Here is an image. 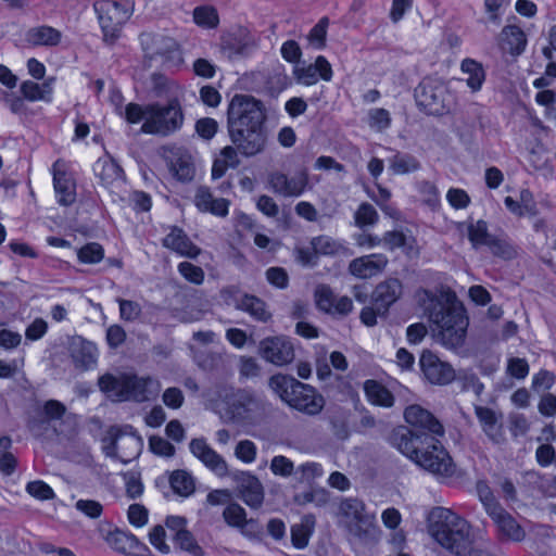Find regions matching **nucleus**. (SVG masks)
Here are the masks:
<instances>
[{"instance_id": "obj_17", "label": "nucleus", "mask_w": 556, "mask_h": 556, "mask_svg": "<svg viewBox=\"0 0 556 556\" xmlns=\"http://www.w3.org/2000/svg\"><path fill=\"white\" fill-rule=\"evenodd\" d=\"M260 355L268 363L283 366L294 358L291 342L283 337L265 338L260 342Z\"/></svg>"}, {"instance_id": "obj_25", "label": "nucleus", "mask_w": 556, "mask_h": 556, "mask_svg": "<svg viewBox=\"0 0 556 556\" xmlns=\"http://www.w3.org/2000/svg\"><path fill=\"white\" fill-rule=\"evenodd\" d=\"M143 446L142 438L137 434L132 427L126 426L123 429H119V443H118V452L117 458L127 464L131 459L139 456Z\"/></svg>"}, {"instance_id": "obj_41", "label": "nucleus", "mask_w": 556, "mask_h": 556, "mask_svg": "<svg viewBox=\"0 0 556 556\" xmlns=\"http://www.w3.org/2000/svg\"><path fill=\"white\" fill-rule=\"evenodd\" d=\"M312 247L314 252L320 255L334 256L344 254L346 251L345 245L341 241L325 235L314 238Z\"/></svg>"}, {"instance_id": "obj_37", "label": "nucleus", "mask_w": 556, "mask_h": 556, "mask_svg": "<svg viewBox=\"0 0 556 556\" xmlns=\"http://www.w3.org/2000/svg\"><path fill=\"white\" fill-rule=\"evenodd\" d=\"M462 72L467 75L466 84L472 92L482 88L485 80V72L481 63L472 59H465L460 64Z\"/></svg>"}, {"instance_id": "obj_62", "label": "nucleus", "mask_w": 556, "mask_h": 556, "mask_svg": "<svg viewBox=\"0 0 556 556\" xmlns=\"http://www.w3.org/2000/svg\"><path fill=\"white\" fill-rule=\"evenodd\" d=\"M26 490L31 496L41 501L51 500L54 497L53 490L47 483L40 480L29 482L26 486Z\"/></svg>"}, {"instance_id": "obj_21", "label": "nucleus", "mask_w": 556, "mask_h": 556, "mask_svg": "<svg viewBox=\"0 0 556 556\" xmlns=\"http://www.w3.org/2000/svg\"><path fill=\"white\" fill-rule=\"evenodd\" d=\"M53 186L61 205H71L76 199L75 184L66 172V164L58 160L52 166Z\"/></svg>"}, {"instance_id": "obj_15", "label": "nucleus", "mask_w": 556, "mask_h": 556, "mask_svg": "<svg viewBox=\"0 0 556 556\" xmlns=\"http://www.w3.org/2000/svg\"><path fill=\"white\" fill-rule=\"evenodd\" d=\"M268 186L274 193L285 198L300 197L308 186L307 170L301 169L291 177L279 170L271 172L268 174Z\"/></svg>"}, {"instance_id": "obj_42", "label": "nucleus", "mask_w": 556, "mask_h": 556, "mask_svg": "<svg viewBox=\"0 0 556 556\" xmlns=\"http://www.w3.org/2000/svg\"><path fill=\"white\" fill-rule=\"evenodd\" d=\"M60 39V31L50 26H40L28 31V41L36 46H54Z\"/></svg>"}, {"instance_id": "obj_50", "label": "nucleus", "mask_w": 556, "mask_h": 556, "mask_svg": "<svg viewBox=\"0 0 556 556\" xmlns=\"http://www.w3.org/2000/svg\"><path fill=\"white\" fill-rule=\"evenodd\" d=\"M315 302L319 309L330 314L333 311V303L336 301V295L332 292L331 288L327 285H319L316 287L315 292Z\"/></svg>"}, {"instance_id": "obj_64", "label": "nucleus", "mask_w": 556, "mask_h": 556, "mask_svg": "<svg viewBox=\"0 0 556 556\" xmlns=\"http://www.w3.org/2000/svg\"><path fill=\"white\" fill-rule=\"evenodd\" d=\"M119 304L121 318L127 321L137 319L141 314V306L139 303L129 300H117Z\"/></svg>"}, {"instance_id": "obj_3", "label": "nucleus", "mask_w": 556, "mask_h": 556, "mask_svg": "<svg viewBox=\"0 0 556 556\" xmlns=\"http://www.w3.org/2000/svg\"><path fill=\"white\" fill-rule=\"evenodd\" d=\"M404 417L412 429L401 428L392 435L393 444L403 454H414L419 445H425V442L444 433L440 421L419 405L408 406Z\"/></svg>"}, {"instance_id": "obj_44", "label": "nucleus", "mask_w": 556, "mask_h": 556, "mask_svg": "<svg viewBox=\"0 0 556 556\" xmlns=\"http://www.w3.org/2000/svg\"><path fill=\"white\" fill-rule=\"evenodd\" d=\"M170 486L175 493L188 496L194 491V483L192 477L184 471L177 470L170 476Z\"/></svg>"}, {"instance_id": "obj_6", "label": "nucleus", "mask_w": 556, "mask_h": 556, "mask_svg": "<svg viewBox=\"0 0 556 556\" xmlns=\"http://www.w3.org/2000/svg\"><path fill=\"white\" fill-rule=\"evenodd\" d=\"M269 386L289 406L307 415H317L325 406L324 397L313 387L293 377L275 375Z\"/></svg>"}, {"instance_id": "obj_19", "label": "nucleus", "mask_w": 556, "mask_h": 556, "mask_svg": "<svg viewBox=\"0 0 556 556\" xmlns=\"http://www.w3.org/2000/svg\"><path fill=\"white\" fill-rule=\"evenodd\" d=\"M68 352L77 369L90 370L96 367L98 349L91 341L80 336H74L68 341Z\"/></svg>"}, {"instance_id": "obj_51", "label": "nucleus", "mask_w": 556, "mask_h": 556, "mask_svg": "<svg viewBox=\"0 0 556 556\" xmlns=\"http://www.w3.org/2000/svg\"><path fill=\"white\" fill-rule=\"evenodd\" d=\"M78 260L85 264H97L104 257V250L97 242L87 243L77 252Z\"/></svg>"}, {"instance_id": "obj_23", "label": "nucleus", "mask_w": 556, "mask_h": 556, "mask_svg": "<svg viewBox=\"0 0 556 556\" xmlns=\"http://www.w3.org/2000/svg\"><path fill=\"white\" fill-rule=\"evenodd\" d=\"M388 264L383 254H369L354 258L349 264V271L356 278L368 279L380 274Z\"/></svg>"}, {"instance_id": "obj_48", "label": "nucleus", "mask_w": 556, "mask_h": 556, "mask_svg": "<svg viewBox=\"0 0 556 556\" xmlns=\"http://www.w3.org/2000/svg\"><path fill=\"white\" fill-rule=\"evenodd\" d=\"M485 247L496 257L510 260L516 255V250L509 242L495 236H492Z\"/></svg>"}, {"instance_id": "obj_29", "label": "nucleus", "mask_w": 556, "mask_h": 556, "mask_svg": "<svg viewBox=\"0 0 556 556\" xmlns=\"http://www.w3.org/2000/svg\"><path fill=\"white\" fill-rule=\"evenodd\" d=\"M527 46L526 34L516 25L505 26L500 34V47L510 55H520Z\"/></svg>"}, {"instance_id": "obj_53", "label": "nucleus", "mask_w": 556, "mask_h": 556, "mask_svg": "<svg viewBox=\"0 0 556 556\" xmlns=\"http://www.w3.org/2000/svg\"><path fill=\"white\" fill-rule=\"evenodd\" d=\"M174 542L184 551L190 553L192 556H203L202 548L195 542L193 535L188 531L176 532L173 534Z\"/></svg>"}, {"instance_id": "obj_16", "label": "nucleus", "mask_w": 556, "mask_h": 556, "mask_svg": "<svg viewBox=\"0 0 556 556\" xmlns=\"http://www.w3.org/2000/svg\"><path fill=\"white\" fill-rule=\"evenodd\" d=\"M420 370L427 381L435 386H446L455 379L453 367L431 351H424L419 358Z\"/></svg>"}, {"instance_id": "obj_9", "label": "nucleus", "mask_w": 556, "mask_h": 556, "mask_svg": "<svg viewBox=\"0 0 556 556\" xmlns=\"http://www.w3.org/2000/svg\"><path fill=\"white\" fill-rule=\"evenodd\" d=\"M417 105L426 113L443 115L453 108V98L447 86L438 78L426 77L415 89Z\"/></svg>"}, {"instance_id": "obj_7", "label": "nucleus", "mask_w": 556, "mask_h": 556, "mask_svg": "<svg viewBox=\"0 0 556 556\" xmlns=\"http://www.w3.org/2000/svg\"><path fill=\"white\" fill-rule=\"evenodd\" d=\"M265 119L263 103L252 96L236 94L228 105V130L263 127Z\"/></svg>"}, {"instance_id": "obj_57", "label": "nucleus", "mask_w": 556, "mask_h": 556, "mask_svg": "<svg viewBox=\"0 0 556 556\" xmlns=\"http://www.w3.org/2000/svg\"><path fill=\"white\" fill-rule=\"evenodd\" d=\"M180 275L188 281L201 285L204 280V271L201 267L193 265L189 262H181L178 265Z\"/></svg>"}, {"instance_id": "obj_39", "label": "nucleus", "mask_w": 556, "mask_h": 556, "mask_svg": "<svg viewBox=\"0 0 556 556\" xmlns=\"http://www.w3.org/2000/svg\"><path fill=\"white\" fill-rule=\"evenodd\" d=\"M243 299L241 312L249 314L253 319L261 323H267L271 319V313L262 299L248 293Z\"/></svg>"}, {"instance_id": "obj_27", "label": "nucleus", "mask_w": 556, "mask_h": 556, "mask_svg": "<svg viewBox=\"0 0 556 556\" xmlns=\"http://www.w3.org/2000/svg\"><path fill=\"white\" fill-rule=\"evenodd\" d=\"M163 245L181 256L190 258H195L200 254V249L193 244L185 231L178 227L170 229L163 239Z\"/></svg>"}, {"instance_id": "obj_46", "label": "nucleus", "mask_w": 556, "mask_h": 556, "mask_svg": "<svg viewBox=\"0 0 556 556\" xmlns=\"http://www.w3.org/2000/svg\"><path fill=\"white\" fill-rule=\"evenodd\" d=\"M378 219V212L367 202L362 203L354 213L355 225L359 228L374 226Z\"/></svg>"}, {"instance_id": "obj_20", "label": "nucleus", "mask_w": 556, "mask_h": 556, "mask_svg": "<svg viewBox=\"0 0 556 556\" xmlns=\"http://www.w3.org/2000/svg\"><path fill=\"white\" fill-rule=\"evenodd\" d=\"M489 516L496 525L501 538L513 542H521L525 540V529L503 507H490Z\"/></svg>"}, {"instance_id": "obj_45", "label": "nucleus", "mask_w": 556, "mask_h": 556, "mask_svg": "<svg viewBox=\"0 0 556 556\" xmlns=\"http://www.w3.org/2000/svg\"><path fill=\"white\" fill-rule=\"evenodd\" d=\"M193 20L199 26L206 28H215L219 23L216 9L208 5L195 8Z\"/></svg>"}, {"instance_id": "obj_55", "label": "nucleus", "mask_w": 556, "mask_h": 556, "mask_svg": "<svg viewBox=\"0 0 556 556\" xmlns=\"http://www.w3.org/2000/svg\"><path fill=\"white\" fill-rule=\"evenodd\" d=\"M328 20L321 18L309 31L308 41L316 49H323L326 45Z\"/></svg>"}, {"instance_id": "obj_56", "label": "nucleus", "mask_w": 556, "mask_h": 556, "mask_svg": "<svg viewBox=\"0 0 556 556\" xmlns=\"http://www.w3.org/2000/svg\"><path fill=\"white\" fill-rule=\"evenodd\" d=\"M294 502L299 505L314 503L317 506H321L327 502V493L323 489L302 492L294 496Z\"/></svg>"}, {"instance_id": "obj_38", "label": "nucleus", "mask_w": 556, "mask_h": 556, "mask_svg": "<svg viewBox=\"0 0 556 556\" xmlns=\"http://www.w3.org/2000/svg\"><path fill=\"white\" fill-rule=\"evenodd\" d=\"M109 542L116 551L129 555L138 554L142 547L134 534L121 530L112 532Z\"/></svg>"}, {"instance_id": "obj_59", "label": "nucleus", "mask_w": 556, "mask_h": 556, "mask_svg": "<svg viewBox=\"0 0 556 556\" xmlns=\"http://www.w3.org/2000/svg\"><path fill=\"white\" fill-rule=\"evenodd\" d=\"M118 443H119V429L111 428L102 439V448L106 456L112 458H117L118 452Z\"/></svg>"}, {"instance_id": "obj_24", "label": "nucleus", "mask_w": 556, "mask_h": 556, "mask_svg": "<svg viewBox=\"0 0 556 556\" xmlns=\"http://www.w3.org/2000/svg\"><path fill=\"white\" fill-rule=\"evenodd\" d=\"M294 75L300 84L311 86L316 84L319 78L329 81L332 78V68L327 59L319 55L314 64L296 67Z\"/></svg>"}, {"instance_id": "obj_49", "label": "nucleus", "mask_w": 556, "mask_h": 556, "mask_svg": "<svg viewBox=\"0 0 556 556\" xmlns=\"http://www.w3.org/2000/svg\"><path fill=\"white\" fill-rule=\"evenodd\" d=\"M390 112L382 108L371 109L368 112V125L376 131H384L391 126Z\"/></svg>"}, {"instance_id": "obj_10", "label": "nucleus", "mask_w": 556, "mask_h": 556, "mask_svg": "<svg viewBox=\"0 0 556 556\" xmlns=\"http://www.w3.org/2000/svg\"><path fill=\"white\" fill-rule=\"evenodd\" d=\"M405 455L434 476L447 478L452 477L455 472V466L451 456L437 437L425 442V445H419L416 448V453Z\"/></svg>"}, {"instance_id": "obj_34", "label": "nucleus", "mask_w": 556, "mask_h": 556, "mask_svg": "<svg viewBox=\"0 0 556 556\" xmlns=\"http://www.w3.org/2000/svg\"><path fill=\"white\" fill-rule=\"evenodd\" d=\"M364 391L369 403L382 407H391L394 404V396L391 391L377 380H366Z\"/></svg>"}, {"instance_id": "obj_32", "label": "nucleus", "mask_w": 556, "mask_h": 556, "mask_svg": "<svg viewBox=\"0 0 556 556\" xmlns=\"http://www.w3.org/2000/svg\"><path fill=\"white\" fill-rule=\"evenodd\" d=\"M458 229L462 232H466L469 242L475 250L485 247L489 240L492 238V233L489 232L488 224L483 219H468L467 222L460 223Z\"/></svg>"}, {"instance_id": "obj_31", "label": "nucleus", "mask_w": 556, "mask_h": 556, "mask_svg": "<svg viewBox=\"0 0 556 556\" xmlns=\"http://www.w3.org/2000/svg\"><path fill=\"white\" fill-rule=\"evenodd\" d=\"M476 415L484 433L493 443L501 444L505 441L503 427L491 408L478 406L476 407Z\"/></svg>"}, {"instance_id": "obj_47", "label": "nucleus", "mask_w": 556, "mask_h": 556, "mask_svg": "<svg viewBox=\"0 0 556 556\" xmlns=\"http://www.w3.org/2000/svg\"><path fill=\"white\" fill-rule=\"evenodd\" d=\"M223 517L226 523L233 528L242 529L248 522L244 508L237 503L229 504L224 509Z\"/></svg>"}, {"instance_id": "obj_40", "label": "nucleus", "mask_w": 556, "mask_h": 556, "mask_svg": "<svg viewBox=\"0 0 556 556\" xmlns=\"http://www.w3.org/2000/svg\"><path fill=\"white\" fill-rule=\"evenodd\" d=\"M21 92L29 101L50 102L52 99V87L49 83L39 85L33 80H25L21 85Z\"/></svg>"}, {"instance_id": "obj_63", "label": "nucleus", "mask_w": 556, "mask_h": 556, "mask_svg": "<svg viewBox=\"0 0 556 556\" xmlns=\"http://www.w3.org/2000/svg\"><path fill=\"white\" fill-rule=\"evenodd\" d=\"M245 295L247 293L241 292L236 287H227L220 291L224 303L228 306H233L238 311H240L244 300L243 296Z\"/></svg>"}, {"instance_id": "obj_4", "label": "nucleus", "mask_w": 556, "mask_h": 556, "mask_svg": "<svg viewBox=\"0 0 556 556\" xmlns=\"http://www.w3.org/2000/svg\"><path fill=\"white\" fill-rule=\"evenodd\" d=\"M430 299L427 307L429 319L437 326L435 338L446 349H457L463 345L468 327V318L460 306L448 305L438 298L424 292Z\"/></svg>"}, {"instance_id": "obj_60", "label": "nucleus", "mask_w": 556, "mask_h": 556, "mask_svg": "<svg viewBox=\"0 0 556 556\" xmlns=\"http://www.w3.org/2000/svg\"><path fill=\"white\" fill-rule=\"evenodd\" d=\"M217 130L218 123L214 118L203 117L195 123V131L205 140H211L216 135Z\"/></svg>"}, {"instance_id": "obj_2", "label": "nucleus", "mask_w": 556, "mask_h": 556, "mask_svg": "<svg viewBox=\"0 0 556 556\" xmlns=\"http://www.w3.org/2000/svg\"><path fill=\"white\" fill-rule=\"evenodd\" d=\"M432 517L430 533L434 541L455 556H467L473 543L469 522L443 507L437 508Z\"/></svg>"}, {"instance_id": "obj_11", "label": "nucleus", "mask_w": 556, "mask_h": 556, "mask_svg": "<svg viewBox=\"0 0 556 556\" xmlns=\"http://www.w3.org/2000/svg\"><path fill=\"white\" fill-rule=\"evenodd\" d=\"M339 515L348 531L357 539H366L375 530L376 515L368 513L365 503L356 497L342 500Z\"/></svg>"}, {"instance_id": "obj_35", "label": "nucleus", "mask_w": 556, "mask_h": 556, "mask_svg": "<svg viewBox=\"0 0 556 556\" xmlns=\"http://www.w3.org/2000/svg\"><path fill=\"white\" fill-rule=\"evenodd\" d=\"M239 153L235 146L223 148L213 163L212 178L219 179L228 168H236L240 164Z\"/></svg>"}, {"instance_id": "obj_43", "label": "nucleus", "mask_w": 556, "mask_h": 556, "mask_svg": "<svg viewBox=\"0 0 556 556\" xmlns=\"http://www.w3.org/2000/svg\"><path fill=\"white\" fill-rule=\"evenodd\" d=\"M390 168L396 175H404L418 170L420 163L413 155L397 153L390 160Z\"/></svg>"}, {"instance_id": "obj_1", "label": "nucleus", "mask_w": 556, "mask_h": 556, "mask_svg": "<svg viewBox=\"0 0 556 556\" xmlns=\"http://www.w3.org/2000/svg\"><path fill=\"white\" fill-rule=\"evenodd\" d=\"M125 118L130 124L143 121L141 126L143 134L162 137L179 130L185 119L181 105L177 99L168 101L165 105L150 103L142 106L137 103H128L125 109Z\"/></svg>"}, {"instance_id": "obj_28", "label": "nucleus", "mask_w": 556, "mask_h": 556, "mask_svg": "<svg viewBox=\"0 0 556 556\" xmlns=\"http://www.w3.org/2000/svg\"><path fill=\"white\" fill-rule=\"evenodd\" d=\"M402 294V283L396 278H389L380 282L374 293L372 299L378 307V312L381 309L384 312L388 307L393 304Z\"/></svg>"}, {"instance_id": "obj_58", "label": "nucleus", "mask_w": 556, "mask_h": 556, "mask_svg": "<svg viewBox=\"0 0 556 556\" xmlns=\"http://www.w3.org/2000/svg\"><path fill=\"white\" fill-rule=\"evenodd\" d=\"M270 470L275 476L289 478L293 473L294 465L286 456L278 455L273 457L270 462Z\"/></svg>"}, {"instance_id": "obj_22", "label": "nucleus", "mask_w": 556, "mask_h": 556, "mask_svg": "<svg viewBox=\"0 0 556 556\" xmlns=\"http://www.w3.org/2000/svg\"><path fill=\"white\" fill-rule=\"evenodd\" d=\"M237 482L242 501L253 509L260 508L263 505L265 493L258 478L242 471L237 476Z\"/></svg>"}, {"instance_id": "obj_54", "label": "nucleus", "mask_w": 556, "mask_h": 556, "mask_svg": "<svg viewBox=\"0 0 556 556\" xmlns=\"http://www.w3.org/2000/svg\"><path fill=\"white\" fill-rule=\"evenodd\" d=\"M257 448L251 440H241L235 448V455L243 463H253L256 458Z\"/></svg>"}, {"instance_id": "obj_18", "label": "nucleus", "mask_w": 556, "mask_h": 556, "mask_svg": "<svg viewBox=\"0 0 556 556\" xmlns=\"http://www.w3.org/2000/svg\"><path fill=\"white\" fill-rule=\"evenodd\" d=\"M189 450L194 457L216 476H228L229 468L227 462L204 439H192L189 443Z\"/></svg>"}, {"instance_id": "obj_52", "label": "nucleus", "mask_w": 556, "mask_h": 556, "mask_svg": "<svg viewBox=\"0 0 556 556\" xmlns=\"http://www.w3.org/2000/svg\"><path fill=\"white\" fill-rule=\"evenodd\" d=\"M126 495L130 500L140 497L143 493V483L140 473L137 471H127L122 475Z\"/></svg>"}, {"instance_id": "obj_36", "label": "nucleus", "mask_w": 556, "mask_h": 556, "mask_svg": "<svg viewBox=\"0 0 556 556\" xmlns=\"http://www.w3.org/2000/svg\"><path fill=\"white\" fill-rule=\"evenodd\" d=\"M315 517L305 515L299 523L291 527V542L295 548L302 549L308 545L309 538L314 532Z\"/></svg>"}, {"instance_id": "obj_5", "label": "nucleus", "mask_w": 556, "mask_h": 556, "mask_svg": "<svg viewBox=\"0 0 556 556\" xmlns=\"http://www.w3.org/2000/svg\"><path fill=\"white\" fill-rule=\"evenodd\" d=\"M98 386L102 392L116 401L146 402L155 397L161 383L150 376L139 377L132 374H123L115 377L111 374L101 376Z\"/></svg>"}, {"instance_id": "obj_14", "label": "nucleus", "mask_w": 556, "mask_h": 556, "mask_svg": "<svg viewBox=\"0 0 556 556\" xmlns=\"http://www.w3.org/2000/svg\"><path fill=\"white\" fill-rule=\"evenodd\" d=\"M232 144L241 155L252 157L262 153L267 144L265 127L228 130Z\"/></svg>"}, {"instance_id": "obj_30", "label": "nucleus", "mask_w": 556, "mask_h": 556, "mask_svg": "<svg viewBox=\"0 0 556 556\" xmlns=\"http://www.w3.org/2000/svg\"><path fill=\"white\" fill-rule=\"evenodd\" d=\"M195 206L202 212H210L216 216L225 217L228 214L229 201L214 198L206 187H199L194 195Z\"/></svg>"}, {"instance_id": "obj_33", "label": "nucleus", "mask_w": 556, "mask_h": 556, "mask_svg": "<svg viewBox=\"0 0 556 556\" xmlns=\"http://www.w3.org/2000/svg\"><path fill=\"white\" fill-rule=\"evenodd\" d=\"M169 170L180 181H190L195 174L193 159L188 151L177 150L169 161Z\"/></svg>"}, {"instance_id": "obj_8", "label": "nucleus", "mask_w": 556, "mask_h": 556, "mask_svg": "<svg viewBox=\"0 0 556 556\" xmlns=\"http://www.w3.org/2000/svg\"><path fill=\"white\" fill-rule=\"evenodd\" d=\"M94 10L105 42L113 43L119 37L123 25L132 14V4L128 0H99Z\"/></svg>"}, {"instance_id": "obj_61", "label": "nucleus", "mask_w": 556, "mask_h": 556, "mask_svg": "<svg viewBox=\"0 0 556 556\" xmlns=\"http://www.w3.org/2000/svg\"><path fill=\"white\" fill-rule=\"evenodd\" d=\"M260 372L261 367L255 358L251 356H241L239 358V374L242 378H255Z\"/></svg>"}, {"instance_id": "obj_26", "label": "nucleus", "mask_w": 556, "mask_h": 556, "mask_svg": "<svg viewBox=\"0 0 556 556\" xmlns=\"http://www.w3.org/2000/svg\"><path fill=\"white\" fill-rule=\"evenodd\" d=\"M94 173L106 189L118 187L124 181L123 169L110 157H101L94 164Z\"/></svg>"}, {"instance_id": "obj_13", "label": "nucleus", "mask_w": 556, "mask_h": 556, "mask_svg": "<svg viewBox=\"0 0 556 556\" xmlns=\"http://www.w3.org/2000/svg\"><path fill=\"white\" fill-rule=\"evenodd\" d=\"M142 48L150 59L161 58L164 62L178 66L182 63V54L175 39L161 34H142Z\"/></svg>"}, {"instance_id": "obj_12", "label": "nucleus", "mask_w": 556, "mask_h": 556, "mask_svg": "<svg viewBox=\"0 0 556 556\" xmlns=\"http://www.w3.org/2000/svg\"><path fill=\"white\" fill-rule=\"evenodd\" d=\"M227 414L235 422L252 424L264 410V403L245 390H238L227 397Z\"/></svg>"}]
</instances>
